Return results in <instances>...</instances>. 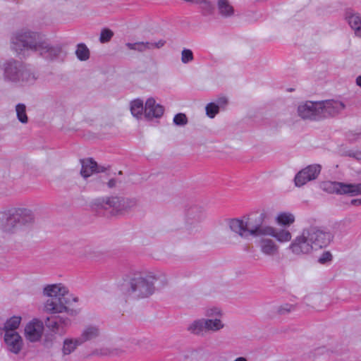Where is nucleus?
<instances>
[{"instance_id": "obj_35", "label": "nucleus", "mask_w": 361, "mask_h": 361, "mask_svg": "<svg viewBox=\"0 0 361 361\" xmlns=\"http://www.w3.org/2000/svg\"><path fill=\"white\" fill-rule=\"evenodd\" d=\"M193 53L189 49H183L181 52V61L183 63H188L193 60Z\"/></svg>"}, {"instance_id": "obj_17", "label": "nucleus", "mask_w": 361, "mask_h": 361, "mask_svg": "<svg viewBox=\"0 0 361 361\" xmlns=\"http://www.w3.org/2000/svg\"><path fill=\"white\" fill-rule=\"evenodd\" d=\"M164 111V107L157 104L154 98H149L145 105V116L148 119L160 118Z\"/></svg>"}, {"instance_id": "obj_11", "label": "nucleus", "mask_w": 361, "mask_h": 361, "mask_svg": "<svg viewBox=\"0 0 361 361\" xmlns=\"http://www.w3.org/2000/svg\"><path fill=\"white\" fill-rule=\"evenodd\" d=\"M321 169L319 164H312L302 169L295 175L294 179L295 185L301 187L307 182L316 179L320 173Z\"/></svg>"}, {"instance_id": "obj_37", "label": "nucleus", "mask_w": 361, "mask_h": 361, "mask_svg": "<svg viewBox=\"0 0 361 361\" xmlns=\"http://www.w3.org/2000/svg\"><path fill=\"white\" fill-rule=\"evenodd\" d=\"M166 44V41L164 39H159L157 42H146L147 51L153 50L156 49H161Z\"/></svg>"}, {"instance_id": "obj_32", "label": "nucleus", "mask_w": 361, "mask_h": 361, "mask_svg": "<svg viewBox=\"0 0 361 361\" xmlns=\"http://www.w3.org/2000/svg\"><path fill=\"white\" fill-rule=\"evenodd\" d=\"M206 114L208 117L213 118L219 111V106L214 102L207 104L205 107Z\"/></svg>"}, {"instance_id": "obj_39", "label": "nucleus", "mask_w": 361, "mask_h": 361, "mask_svg": "<svg viewBox=\"0 0 361 361\" xmlns=\"http://www.w3.org/2000/svg\"><path fill=\"white\" fill-rule=\"evenodd\" d=\"M332 259V255L329 252H324L319 258V262L324 264L327 262H330Z\"/></svg>"}, {"instance_id": "obj_7", "label": "nucleus", "mask_w": 361, "mask_h": 361, "mask_svg": "<svg viewBox=\"0 0 361 361\" xmlns=\"http://www.w3.org/2000/svg\"><path fill=\"white\" fill-rule=\"evenodd\" d=\"M157 280V276L152 272L135 274L128 283L126 291L134 298H147L154 292Z\"/></svg>"}, {"instance_id": "obj_36", "label": "nucleus", "mask_w": 361, "mask_h": 361, "mask_svg": "<svg viewBox=\"0 0 361 361\" xmlns=\"http://www.w3.org/2000/svg\"><path fill=\"white\" fill-rule=\"evenodd\" d=\"M173 123L176 126H183L188 123V118L185 114L179 113L175 115Z\"/></svg>"}, {"instance_id": "obj_43", "label": "nucleus", "mask_w": 361, "mask_h": 361, "mask_svg": "<svg viewBox=\"0 0 361 361\" xmlns=\"http://www.w3.org/2000/svg\"><path fill=\"white\" fill-rule=\"evenodd\" d=\"M216 104L219 106V109L221 107H224L228 104V99L225 97H220L217 99Z\"/></svg>"}, {"instance_id": "obj_15", "label": "nucleus", "mask_w": 361, "mask_h": 361, "mask_svg": "<svg viewBox=\"0 0 361 361\" xmlns=\"http://www.w3.org/2000/svg\"><path fill=\"white\" fill-rule=\"evenodd\" d=\"M4 341L8 350L14 354H18L23 345L21 336L13 331L5 332Z\"/></svg>"}, {"instance_id": "obj_19", "label": "nucleus", "mask_w": 361, "mask_h": 361, "mask_svg": "<svg viewBox=\"0 0 361 361\" xmlns=\"http://www.w3.org/2000/svg\"><path fill=\"white\" fill-rule=\"evenodd\" d=\"M43 293L49 298H65L68 293V289L61 283L51 284L44 287Z\"/></svg>"}, {"instance_id": "obj_8", "label": "nucleus", "mask_w": 361, "mask_h": 361, "mask_svg": "<svg viewBox=\"0 0 361 361\" xmlns=\"http://www.w3.org/2000/svg\"><path fill=\"white\" fill-rule=\"evenodd\" d=\"M68 300L65 298H49L44 304V311L51 314L66 313L68 316L74 317L78 314V311L68 307Z\"/></svg>"}, {"instance_id": "obj_27", "label": "nucleus", "mask_w": 361, "mask_h": 361, "mask_svg": "<svg viewBox=\"0 0 361 361\" xmlns=\"http://www.w3.org/2000/svg\"><path fill=\"white\" fill-rule=\"evenodd\" d=\"M130 111L134 117H140L143 112L145 113V106L142 100L140 99H135L130 103Z\"/></svg>"}, {"instance_id": "obj_5", "label": "nucleus", "mask_w": 361, "mask_h": 361, "mask_svg": "<svg viewBox=\"0 0 361 361\" xmlns=\"http://www.w3.org/2000/svg\"><path fill=\"white\" fill-rule=\"evenodd\" d=\"M3 79L18 86L25 87L34 85L39 78V73L30 66L21 61L9 59L1 66Z\"/></svg>"}, {"instance_id": "obj_12", "label": "nucleus", "mask_w": 361, "mask_h": 361, "mask_svg": "<svg viewBox=\"0 0 361 361\" xmlns=\"http://www.w3.org/2000/svg\"><path fill=\"white\" fill-rule=\"evenodd\" d=\"M321 118L335 116L344 110L345 105L341 101L329 99L319 102Z\"/></svg>"}, {"instance_id": "obj_18", "label": "nucleus", "mask_w": 361, "mask_h": 361, "mask_svg": "<svg viewBox=\"0 0 361 361\" xmlns=\"http://www.w3.org/2000/svg\"><path fill=\"white\" fill-rule=\"evenodd\" d=\"M80 162L82 165L80 174L85 178L90 177L94 173H99L105 170L104 167L99 166L92 158L81 159Z\"/></svg>"}, {"instance_id": "obj_10", "label": "nucleus", "mask_w": 361, "mask_h": 361, "mask_svg": "<svg viewBox=\"0 0 361 361\" xmlns=\"http://www.w3.org/2000/svg\"><path fill=\"white\" fill-rule=\"evenodd\" d=\"M320 109L319 102L307 101L298 105L297 112L298 115L304 120L316 121L321 119Z\"/></svg>"}, {"instance_id": "obj_29", "label": "nucleus", "mask_w": 361, "mask_h": 361, "mask_svg": "<svg viewBox=\"0 0 361 361\" xmlns=\"http://www.w3.org/2000/svg\"><path fill=\"white\" fill-rule=\"evenodd\" d=\"M75 54L80 61H86L90 58V51L85 44L77 46Z\"/></svg>"}, {"instance_id": "obj_23", "label": "nucleus", "mask_w": 361, "mask_h": 361, "mask_svg": "<svg viewBox=\"0 0 361 361\" xmlns=\"http://www.w3.org/2000/svg\"><path fill=\"white\" fill-rule=\"evenodd\" d=\"M80 339L75 338H66L63 341V345L62 348V353L64 355H70L72 353L78 345H82V343H80Z\"/></svg>"}, {"instance_id": "obj_30", "label": "nucleus", "mask_w": 361, "mask_h": 361, "mask_svg": "<svg viewBox=\"0 0 361 361\" xmlns=\"http://www.w3.org/2000/svg\"><path fill=\"white\" fill-rule=\"evenodd\" d=\"M21 321L20 317H12L6 322L4 325V330L6 331H15L18 328Z\"/></svg>"}, {"instance_id": "obj_38", "label": "nucleus", "mask_w": 361, "mask_h": 361, "mask_svg": "<svg viewBox=\"0 0 361 361\" xmlns=\"http://www.w3.org/2000/svg\"><path fill=\"white\" fill-rule=\"evenodd\" d=\"M295 310V306L290 304H283L277 308L279 314H286Z\"/></svg>"}, {"instance_id": "obj_42", "label": "nucleus", "mask_w": 361, "mask_h": 361, "mask_svg": "<svg viewBox=\"0 0 361 361\" xmlns=\"http://www.w3.org/2000/svg\"><path fill=\"white\" fill-rule=\"evenodd\" d=\"M118 183V181L117 179L111 178L109 179L106 184L109 188L112 189L117 186Z\"/></svg>"}, {"instance_id": "obj_45", "label": "nucleus", "mask_w": 361, "mask_h": 361, "mask_svg": "<svg viewBox=\"0 0 361 361\" xmlns=\"http://www.w3.org/2000/svg\"><path fill=\"white\" fill-rule=\"evenodd\" d=\"M233 361H247V359L245 357H238Z\"/></svg>"}, {"instance_id": "obj_46", "label": "nucleus", "mask_w": 361, "mask_h": 361, "mask_svg": "<svg viewBox=\"0 0 361 361\" xmlns=\"http://www.w3.org/2000/svg\"><path fill=\"white\" fill-rule=\"evenodd\" d=\"M356 84H357V85H358V86H360L361 87V75H359L356 78Z\"/></svg>"}, {"instance_id": "obj_40", "label": "nucleus", "mask_w": 361, "mask_h": 361, "mask_svg": "<svg viewBox=\"0 0 361 361\" xmlns=\"http://www.w3.org/2000/svg\"><path fill=\"white\" fill-rule=\"evenodd\" d=\"M345 155L355 158L357 160H361V151L349 150L345 152Z\"/></svg>"}, {"instance_id": "obj_13", "label": "nucleus", "mask_w": 361, "mask_h": 361, "mask_svg": "<svg viewBox=\"0 0 361 361\" xmlns=\"http://www.w3.org/2000/svg\"><path fill=\"white\" fill-rule=\"evenodd\" d=\"M44 331V324L39 319H33L25 328V335L30 342L39 341Z\"/></svg>"}, {"instance_id": "obj_14", "label": "nucleus", "mask_w": 361, "mask_h": 361, "mask_svg": "<svg viewBox=\"0 0 361 361\" xmlns=\"http://www.w3.org/2000/svg\"><path fill=\"white\" fill-rule=\"evenodd\" d=\"M71 324V321L68 317L61 315H52L47 317L45 320L47 327L56 333L62 331L65 328L69 326Z\"/></svg>"}, {"instance_id": "obj_25", "label": "nucleus", "mask_w": 361, "mask_h": 361, "mask_svg": "<svg viewBox=\"0 0 361 361\" xmlns=\"http://www.w3.org/2000/svg\"><path fill=\"white\" fill-rule=\"evenodd\" d=\"M206 331L216 332L224 327V324L219 319H204Z\"/></svg>"}, {"instance_id": "obj_22", "label": "nucleus", "mask_w": 361, "mask_h": 361, "mask_svg": "<svg viewBox=\"0 0 361 361\" xmlns=\"http://www.w3.org/2000/svg\"><path fill=\"white\" fill-rule=\"evenodd\" d=\"M187 330L192 334L204 336L206 331L204 319H196L187 327Z\"/></svg>"}, {"instance_id": "obj_31", "label": "nucleus", "mask_w": 361, "mask_h": 361, "mask_svg": "<svg viewBox=\"0 0 361 361\" xmlns=\"http://www.w3.org/2000/svg\"><path fill=\"white\" fill-rule=\"evenodd\" d=\"M16 111L18 121L22 123H27L28 118L26 114V106L23 104H18L16 106Z\"/></svg>"}, {"instance_id": "obj_26", "label": "nucleus", "mask_w": 361, "mask_h": 361, "mask_svg": "<svg viewBox=\"0 0 361 361\" xmlns=\"http://www.w3.org/2000/svg\"><path fill=\"white\" fill-rule=\"evenodd\" d=\"M276 221L279 225L290 226L295 222V216L289 212H281L277 215Z\"/></svg>"}, {"instance_id": "obj_44", "label": "nucleus", "mask_w": 361, "mask_h": 361, "mask_svg": "<svg viewBox=\"0 0 361 361\" xmlns=\"http://www.w3.org/2000/svg\"><path fill=\"white\" fill-rule=\"evenodd\" d=\"M221 314V311L217 308L210 309L207 312V316L208 317L218 316Z\"/></svg>"}, {"instance_id": "obj_33", "label": "nucleus", "mask_w": 361, "mask_h": 361, "mask_svg": "<svg viewBox=\"0 0 361 361\" xmlns=\"http://www.w3.org/2000/svg\"><path fill=\"white\" fill-rule=\"evenodd\" d=\"M126 47L131 50L144 52L147 51L146 42H138L135 43H126Z\"/></svg>"}, {"instance_id": "obj_34", "label": "nucleus", "mask_w": 361, "mask_h": 361, "mask_svg": "<svg viewBox=\"0 0 361 361\" xmlns=\"http://www.w3.org/2000/svg\"><path fill=\"white\" fill-rule=\"evenodd\" d=\"M113 36V31L110 29L104 28L101 31L99 41L101 43H106L111 40Z\"/></svg>"}, {"instance_id": "obj_16", "label": "nucleus", "mask_w": 361, "mask_h": 361, "mask_svg": "<svg viewBox=\"0 0 361 361\" xmlns=\"http://www.w3.org/2000/svg\"><path fill=\"white\" fill-rule=\"evenodd\" d=\"M258 242L259 250L262 254L266 256L273 257L279 254V247L276 242L267 238V236H260Z\"/></svg>"}, {"instance_id": "obj_2", "label": "nucleus", "mask_w": 361, "mask_h": 361, "mask_svg": "<svg viewBox=\"0 0 361 361\" xmlns=\"http://www.w3.org/2000/svg\"><path fill=\"white\" fill-rule=\"evenodd\" d=\"M35 224V215L27 207H11L0 212V231L11 236L27 233Z\"/></svg>"}, {"instance_id": "obj_3", "label": "nucleus", "mask_w": 361, "mask_h": 361, "mask_svg": "<svg viewBox=\"0 0 361 361\" xmlns=\"http://www.w3.org/2000/svg\"><path fill=\"white\" fill-rule=\"evenodd\" d=\"M333 235L325 229L311 226L304 228L290 244L288 249L296 256L311 254L314 250L326 247L332 240Z\"/></svg>"}, {"instance_id": "obj_1", "label": "nucleus", "mask_w": 361, "mask_h": 361, "mask_svg": "<svg viewBox=\"0 0 361 361\" xmlns=\"http://www.w3.org/2000/svg\"><path fill=\"white\" fill-rule=\"evenodd\" d=\"M265 215L249 216L243 219H233L229 221L231 230L242 238L252 236H271L278 242L284 243L292 238L290 232L286 228H275L264 224Z\"/></svg>"}, {"instance_id": "obj_20", "label": "nucleus", "mask_w": 361, "mask_h": 361, "mask_svg": "<svg viewBox=\"0 0 361 361\" xmlns=\"http://www.w3.org/2000/svg\"><path fill=\"white\" fill-rule=\"evenodd\" d=\"M345 19L357 37H361V16L353 11H347Z\"/></svg>"}, {"instance_id": "obj_41", "label": "nucleus", "mask_w": 361, "mask_h": 361, "mask_svg": "<svg viewBox=\"0 0 361 361\" xmlns=\"http://www.w3.org/2000/svg\"><path fill=\"white\" fill-rule=\"evenodd\" d=\"M348 138L350 141H355L361 138V131L360 132H350L348 134Z\"/></svg>"}, {"instance_id": "obj_28", "label": "nucleus", "mask_w": 361, "mask_h": 361, "mask_svg": "<svg viewBox=\"0 0 361 361\" xmlns=\"http://www.w3.org/2000/svg\"><path fill=\"white\" fill-rule=\"evenodd\" d=\"M205 217L204 213L202 209L198 207H192L188 210V220L194 221H200Z\"/></svg>"}, {"instance_id": "obj_24", "label": "nucleus", "mask_w": 361, "mask_h": 361, "mask_svg": "<svg viewBox=\"0 0 361 361\" xmlns=\"http://www.w3.org/2000/svg\"><path fill=\"white\" fill-rule=\"evenodd\" d=\"M219 13L225 17L231 16L233 14L234 9L228 0H219L217 2Z\"/></svg>"}, {"instance_id": "obj_9", "label": "nucleus", "mask_w": 361, "mask_h": 361, "mask_svg": "<svg viewBox=\"0 0 361 361\" xmlns=\"http://www.w3.org/2000/svg\"><path fill=\"white\" fill-rule=\"evenodd\" d=\"M323 190L328 193L361 195V183L357 184H346L340 182H324L322 185Z\"/></svg>"}, {"instance_id": "obj_4", "label": "nucleus", "mask_w": 361, "mask_h": 361, "mask_svg": "<svg viewBox=\"0 0 361 361\" xmlns=\"http://www.w3.org/2000/svg\"><path fill=\"white\" fill-rule=\"evenodd\" d=\"M11 47L18 54L25 51H32L49 60L55 59L61 53L59 46H51L42 35L31 31L16 34L12 39Z\"/></svg>"}, {"instance_id": "obj_21", "label": "nucleus", "mask_w": 361, "mask_h": 361, "mask_svg": "<svg viewBox=\"0 0 361 361\" xmlns=\"http://www.w3.org/2000/svg\"><path fill=\"white\" fill-rule=\"evenodd\" d=\"M100 334L99 329L96 326H87L82 331L80 337L78 338L80 341V343L82 344L88 341H91L97 338Z\"/></svg>"}, {"instance_id": "obj_6", "label": "nucleus", "mask_w": 361, "mask_h": 361, "mask_svg": "<svg viewBox=\"0 0 361 361\" xmlns=\"http://www.w3.org/2000/svg\"><path fill=\"white\" fill-rule=\"evenodd\" d=\"M138 201L136 198L119 196L102 197L95 199L92 203V208L98 213L111 216L123 215L136 207Z\"/></svg>"}]
</instances>
